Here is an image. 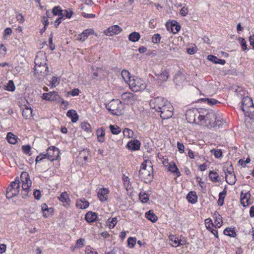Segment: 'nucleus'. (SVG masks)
I'll list each match as a JSON object with an SVG mask.
<instances>
[{
	"mask_svg": "<svg viewBox=\"0 0 254 254\" xmlns=\"http://www.w3.org/2000/svg\"><path fill=\"white\" fill-rule=\"evenodd\" d=\"M122 30V28L118 25H114L109 27L105 31V33L108 36H112L114 34H119Z\"/></svg>",
	"mask_w": 254,
	"mask_h": 254,
	"instance_id": "obj_13",
	"label": "nucleus"
},
{
	"mask_svg": "<svg viewBox=\"0 0 254 254\" xmlns=\"http://www.w3.org/2000/svg\"><path fill=\"white\" fill-rule=\"evenodd\" d=\"M177 148L179 151V152L181 153H183L184 151V145L183 143H180V142H178L177 143Z\"/></svg>",
	"mask_w": 254,
	"mask_h": 254,
	"instance_id": "obj_58",
	"label": "nucleus"
},
{
	"mask_svg": "<svg viewBox=\"0 0 254 254\" xmlns=\"http://www.w3.org/2000/svg\"><path fill=\"white\" fill-rule=\"evenodd\" d=\"M196 52V48L195 47L187 49V53L189 54L192 55Z\"/></svg>",
	"mask_w": 254,
	"mask_h": 254,
	"instance_id": "obj_62",
	"label": "nucleus"
},
{
	"mask_svg": "<svg viewBox=\"0 0 254 254\" xmlns=\"http://www.w3.org/2000/svg\"><path fill=\"white\" fill-rule=\"evenodd\" d=\"M106 108L114 115L120 116L123 114L124 105L118 99H113L106 105Z\"/></svg>",
	"mask_w": 254,
	"mask_h": 254,
	"instance_id": "obj_4",
	"label": "nucleus"
},
{
	"mask_svg": "<svg viewBox=\"0 0 254 254\" xmlns=\"http://www.w3.org/2000/svg\"><path fill=\"white\" fill-rule=\"evenodd\" d=\"M15 89L14 82L12 80H9L6 86L5 89L9 91H13Z\"/></svg>",
	"mask_w": 254,
	"mask_h": 254,
	"instance_id": "obj_42",
	"label": "nucleus"
},
{
	"mask_svg": "<svg viewBox=\"0 0 254 254\" xmlns=\"http://www.w3.org/2000/svg\"><path fill=\"white\" fill-rule=\"evenodd\" d=\"M230 176L228 177V175L226 176V181L228 184L229 185H234L236 182V177L235 176L232 174L230 171L228 172Z\"/></svg>",
	"mask_w": 254,
	"mask_h": 254,
	"instance_id": "obj_32",
	"label": "nucleus"
},
{
	"mask_svg": "<svg viewBox=\"0 0 254 254\" xmlns=\"http://www.w3.org/2000/svg\"><path fill=\"white\" fill-rule=\"evenodd\" d=\"M200 100L203 101L205 102H207V104L210 105H215L219 103V101L214 99H208L204 98L201 99Z\"/></svg>",
	"mask_w": 254,
	"mask_h": 254,
	"instance_id": "obj_43",
	"label": "nucleus"
},
{
	"mask_svg": "<svg viewBox=\"0 0 254 254\" xmlns=\"http://www.w3.org/2000/svg\"><path fill=\"white\" fill-rule=\"evenodd\" d=\"M109 128L113 134H118L121 131V128L117 125H110Z\"/></svg>",
	"mask_w": 254,
	"mask_h": 254,
	"instance_id": "obj_36",
	"label": "nucleus"
},
{
	"mask_svg": "<svg viewBox=\"0 0 254 254\" xmlns=\"http://www.w3.org/2000/svg\"><path fill=\"white\" fill-rule=\"evenodd\" d=\"M108 192V190L107 189H100L97 193L98 197L101 201H105L107 199Z\"/></svg>",
	"mask_w": 254,
	"mask_h": 254,
	"instance_id": "obj_15",
	"label": "nucleus"
},
{
	"mask_svg": "<svg viewBox=\"0 0 254 254\" xmlns=\"http://www.w3.org/2000/svg\"><path fill=\"white\" fill-rule=\"evenodd\" d=\"M59 199L60 201L64 203H65L66 204H69L70 199L69 198L68 194L65 191L62 192L60 196L59 197Z\"/></svg>",
	"mask_w": 254,
	"mask_h": 254,
	"instance_id": "obj_28",
	"label": "nucleus"
},
{
	"mask_svg": "<svg viewBox=\"0 0 254 254\" xmlns=\"http://www.w3.org/2000/svg\"><path fill=\"white\" fill-rule=\"evenodd\" d=\"M139 199L143 202H146L148 200V196L145 192L139 193Z\"/></svg>",
	"mask_w": 254,
	"mask_h": 254,
	"instance_id": "obj_49",
	"label": "nucleus"
},
{
	"mask_svg": "<svg viewBox=\"0 0 254 254\" xmlns=\"http://www.w3.org/2000/svg\"><path fill=\"white\" fill-rule=\"evenodd\" d=\"M89 205V203L88 201L84 198L77 201L76 203V206L79 207L80 209H85L87 208Z\"/></svg>",
	"mask_w": 254,
	"mask_h": 254,
	"instance_id": "obj_24",
	"label": "nucleus"
},
{
	"mask_svg": "<svg viewBox=\"0 0 254 254\" xmlns=\"http://www.w3.org/2000/svg\"><path fill=\"white\" fill-rule=\"evenodd\" d=\"M175 22L176 23H172L171 25V30L173 33H176L180 30V26L177 24V21Z\"/></svg>",
	"mask_w": 254,
	"mask_h": 254,
	"instance_id": "obj_46",
	"label": "nucleus"
},
{
	"mask_svg": "<svg viewBox=\"0 0 254 254\" xmlns=\"http://www.w3.org/2000/svg\"><path fill=\"white\" fill-rule=\"evenodd\" d=\"M53 33H51L50 34L49 39L50 48L51 50H54L55 49V46L53 43Z\"/></svg>",
	"mask_w": 254,
	"mask_h": 254,
	"instance_id": "obj_54",
	"label": "nucleus"
},
{
	"mask_svg": "<svg viewBox=\"0 0 254 254\" xmlns=\"http://www.w3.org/2000/svg\"><path fill=\"white\" fill-rule=\"evenodd\" d=\"M66 115L71 119L73 123H75L78 119V116L75 110H70L67 111Z\"/></svg>",
	"mask_w": 254,
	"mask_h": 254,
	"instance_id": "obj_23",
	"label": "nucleus"
},
{
	"mask_svg": "<svg viewBox=\"0 0 254 254\" xmlns=\"http://www.w3.org/2000/svg\"><path fill=\"white\" fill-rule=\"evenodd\" d=\"M209 179L213 182H219V180L218 179L219 177L218 174L213 171H210L209 174Z\"/></svg>",
	"mask_w": 254,
	"mask_h": 254,
	"instance_id": "obj_34",
	"label": "nucleus"
},
{
	"mask_svg": "<svg viewBox=\"0 0 254 254\" xmlns=\"http://www.w3.org/2000/svg\"><path fill=\"white\" fill-rule=\"evenodd\" d=\"M136 243L135 238L129 237L127 240V245L130 248H133Z\"/></svg>",
	"mask_w": 254,
	"mask_h": 254,
	"instance_id": "obj_50",
	"label": "nucleus"
},
{
	"mask_svg": "<svg viewBox=\"0 0 254 254\" xmlns=\"http://www.w3.org/2000/svg\"><path fill=\"white\" fill-rule=\"evenodd\" d=\"M251 194L250 193H243L242 192L241 193V204L244 206H248L250 203L249 202V198L250 197Z\"/></svg>",
	"mask_w": 254,
	"mask_h": 254,
	"instance_id": "obj_20",
	"label": "nucleus"
},
{
	"mask_svg": "<svg viewBox=\"0 0 254 254\" xmlns=\"http://www.w3.org/2000/svg\"><path fill=\"white\" fill-rule=\"evenodd\" d=\"M52 13L54 15L63 16V10L61 9L59 6L54 7L52 10Z\"/></svg>",
	"mask_w": 254,
	"mask_h": 254,
	"instance_id": "obj_41",
	"label": "nucleus"
},
{
	"mask_svg": "<svg viewBox=\"0 0 254 254\" xmlns=\"http://www.w3.org/2000/svg\"><path fill=\"white\" fill-rule=\"evenodd\" d=\"M155 74L157 76L156 79L161 82L166 81L169 76L168 73L165 69H162L160 72Z\"/></svg>",
	"mask_w": 254,
	"mask_h": 254,
	"instance_id": "obj_16",
	"label": "nucleus"
},
{
	"mask_svg": "<svg viewBox=\"0 0 254 254\" xmlns=\"http://www.w3.org/2000/svg\"><path fill=\"white\" fill-rule=\"evenodd\" d=\"M34 197L36 199H39L41 197V192L39 190H36L33 192Z\"/></svg>",
	"mask_w": 254,
	"mask_h": 254,
	"instance_id": "obj_60",
	"label": "nucleus"
},
{
	"mask_svg": "<svg viewBox=\"0 0 254 254\" xmlns=\"http://www.w3.org/2000/svg\"><path fill=\"white\" fill-rule=\"evenodd\" d=\"M98 216L96 213L92 211L88 212L85 216V219L88 223H92L97 220Z\"/></svg>",
	"mask_w": 254,
	"mask_h": 254,
	"instance_id": "obj_17",
	"label": "nucleus"
},
{
	"mask_svg": "<svg viewBox=\"0 0 254 254\" xmlns=\"http://www.w3.org/2000/svg\"><path fill=\"white\" fill-rule=\"evenodd\" d=\"M240 44L242 46V48L243 50H246L247 49V43L246 40L244 38H241L240 39Z\"/></svg>",
	"mask_w": 254,
	"mask_h": 254,
	"instance_id": "obj_57",
	"label": "nucleus"
},
{
	"mask_svg": "<svg viewBox=\"0 0 254 254\" xmlns=\"http://www.w3.org/2000/svg\"><path fill=\"white\" fill-rule=\"evenodd\" d=\"M161 40V36L159 34H155L152 37V42L154 44L159 43Z\"/></svg>",
	"mask_w": 254,
	"mask_h": 254,
	"instance_id": "obj_48",
	"label": "nucleus"
},
{
	"mask_svg": "<svg viewBox=\"0 0 254 254\" xmlns=\"http://www.w3.org/2000/svg\"><path fill=\"white\" fill-rule=\"evenodd\" d=\"M168 170L174 174H176V175L178 177L181 175L180 172L174 162H171L169 163L168 166Z\"/></svg>",
	"mask_w": 254,
	"mask_h": 254,
	"instance_id": "obj_22",
	"label": "nucleus"
},
{
	"mask_svg": "<svg viewBox=\"0 0 254 254\" xmlns=\"http://www.w3.org/2000/svg\"><path fill=\"white\" fill-rule=\"evenodd\" d=\"M121 75L127 84H128L129 81L133 77H131L128 71L126 69L122 70Z\"/></svg>",
	"mask_w": 254,
	"mask_h": 254,
	"instance_id": "obj_27",
	"label": "nucleus"
},
{
	"mask_svg": "<svg viewBox=\"0 0 254 254\" xmlns=\"http://www.w3.org/2000/svg\"><path fill=\"white\" fill-rule=\"evenodd\" d=\"M205 224L206 228L209 230H211L213 228V224L210 219H206L205 220Z\"/></svg>",
	"mask_w": 254,
	"mask_h": 254,
	"instance_id": "obj_47",
	"label": "nucleus"
},
{
	"mask_svg": "<svg viewBox=\"0 0 254 254\" xmlns=\"http://www.w3.org/2000/svg\"><path fill=\"white\" fill-rule=\"evenodd\" d=\"M211 152L212 153L214 154L215 157L217 158H220L222 154V152L221 151V150H216V149H212L211 150Z\"/></svg>",
	"mask_w": 254,
	"mask_h": 254,
	"instance_id": "obj_51",
	"label": "nucleus"
},
{
	"mask_svg": "<svg viewBox=\"0 0 254 254\" xmlns=\"http://www.w3.org/2000/svg\"><path fill=\"white\" fill-rule=\"evenodd\" d=\"M200 113V112L196 108H192L188 110L186 113V119L190 123L196 122V116Z\"/></svg>",
	"mask_w": 254,
	"mask_h": 254,
	"instance_id": "obj_10",
	"label": "nucleus"
},
{
	"mask_svg": "<svg viewBox=\"0 0 254 254\" xmlns=\"http://www.w3.org/2000/svg\"><path fill=\"white\" fill-rule=\"evenodd\" d=\"M43 100L49 101H56L59 98V95L57 92H49L48 93H43L42 97Z\"/></svg>",
	"mask_w": 254,
	"mask_h": 254,
	"instance_id": "obj_11",
	"label": "nucleus"
},
{
	"mask_svg": "<svg viewBox=\"0 0 254 254\" xmlns=\"http://www.w3.org/2000/svg\"><path fill=\"white\" fill-rule=\"evenodd\" d=\"M6 139L10 144H15L17 142V137L11 132L7 133Z\"/></svg>",
	"mask_w": 254,
	"mask_h": 254,
	"instance_id": "obj_31",
	"label": "nucleus"
},
{
	"mask_svg": "<svg viewBox=\"0 0 254 254\" xmlns=\"http://www.w3.org/2000/svg\"><path fill=\"white\" fill-rule=\"evenodd\" d=\"M94 30L92 29H87L84 30L82 33L79 34L77 37V40L81 42L84 41L91 34H93Z\"/></svg>",
	"mask_w": 254,
	"mask_h": 254,
	"instance_id": "obj_14",
	"label": "nucleus"
},
{
	"mask_svg": "<svg viewBox=\"0 0 254 254\" xmlns=\"http://www.w3.org/2000/svg\"><path fill=\"white\" fill-rule=\"evenodd\" d=\"M128 84L131 90L134 92L143 90L146 87V85L143 80L138 78H134V77L129 81Z\"/></svg>",
	"mask_w": 254,
	"mask_h": 254,
	"instance_id": "obj_6",
	"label": "nucleus"
},
{
	"mask_svg": "<svg viewBox=\"0 0 254 254\" xmlns=\"http://www.w3.org/2000/svg\"><path fill=\"white\" fill-rule=\"evenodd\" d=\"M187 199L189 202L194 203L197 201V196L195 192L190 191L187 195Z\"/></svg>",
	"mask_w": 254,
	"mask_h": 254,
	"instance_id": "obj_26",
	"label": "nucleus"
},
{
	"mask_svg": "<svg viewBox=\"0 0 254 254\" xmlns=\"http://www.w3.org/2000/svg\"><path fill=\"white\" fill-rule=\"evenodd\" d=\"M140 146V142L137 140H134L129 142L127 144V148L131 150H137L139 149Z\"/></svg>",
	"mask_w": 254,
	"mask_h": 254,
	"instance_id": "obj_18",
	"label": "nucleus"
},
{
	"mask_svg": "<svg viewBox=\"0 0 254 254\" xmlns=\"http://www.w3.org/2000/svg\"><path fill=\"white\" fill-rule=\"evenodd\" d=\"M145 217L147 219L150 220L152 222H155L157 220V217L152 212V210H149L145 213Z\"/></svg>",
	"mask_w": 254,
	"mask_h": 254,
	"instance_id": "obj_30",
	"label": "nucleus"
},
{
	"mask_svg": "<svg viewBox=\"0 0 254 254\" xmlns=\"http://www.w3.org/2000/svg\"><path fill=\"white\" fill-rule=\"evenodd\" d=\"M174 108L170 102L166 103L165 105L162 107L160 111L158 112L160 113V116L163 120L170 118L173 115Z\"/></svg>",
	"mask_w": 254,
	"mask_h": 254,
	"instance_id": "obj_7",
	"label": "nucleus"
},
{
	"mask_svg": "<svg viewBox=\"0 0 254 254\" xmlns=\"http://www.w3.org/2000/svg\"><path fill=\"white\" fill-rule=\"evenodd\" d=\"M31 186V185H26L25 184H22V191H29L30 190H31L30 189V188Z\"/></svg>",
	"mask_w": 254,
	"mask_h": 254,
	"instance_id": "obj_64",
	"label": "nucleus"
},
{
	"mask_svg": "<svg viewBox=\"0 0 254 254\" xmlns=\"http://www.w3.org/2000/svg\"><path fill=\"white\" fill-rule=\"evenodd\" d=\"M170 241L172 242L171 245L173 247H177L180 245H184V244L181 243V241H180L178 238L174 236H170Z\"/></svg>",
	"mask_w": 254,
	"mask_h": 254,
	"instance_id": "obj_29",
	"label": "nucleus"
},
{
	"mask_svg": "<svg viewBox=\"0 0 254 254\" xmlns=\"http://www.w3.org/2000/svg\"><path fill=\"white\" fill-rule=\"evenodd\" d=\"M164 98L157 97L151 99L150 101V106L152 109H154L156 112H159L162 107H163L166 103H168Z\"/></svg>",
	"mask_w": 254,
	"mask_h": 254,
	"instance_id": "obj_8",
	"label": "nucleus"
},
{
	"mask_svg": "<svg viewBox=\"0 0 254 254\" xmlns=\"http://www.w3.org/2000/svg\"><path fill=\"white\" fill-rule=\"evenodd\" d=\"M205 124L210 127H214L215 121L217 120L216 115L213 112L207 113L206 114Z\"/></svg>",
	"mask_w": 254,
	"mask_h": 254,
	"instance_id": "obj_12",
	"label": "nucleus"
},
{
	"mask_svg": "<svg viewBox=\"0 0 254 254\" xmlns=\"http://www.w3.org/2000/svg\"><path fill=\"white\" fill-rule=\"evenodd\" d=\"M84 241V240L80 238L78 239L76 244V247L77 248H81L83 246V242Z\"/></svg>",
	"mask_w": 254,
	"mask_h": 254,
	"instance_id": "obj_61",
	"label": "nucleus"
},
{
	"mask_svg": "<svg viewBox=\"0 0 254 254\" xmlns=\"http://www.w3.org/2000/svg\"><path fill=\"white\" fill-rule=\"evenodd\" d=\"M108 222H110L109 227L110 228H113L117 223V218L116 217H114L112 219L109 218L108 219Z\"/></svg>",
	"mask_w": 254,
	"mask_h": 254,
	"instance_id": "obj_53",
	"label": "nucleus"
},
{
	"mask_svg": "<svg viewBox=\"0 0 254 254\" xmlns=\"http://www.w3.org/2000/svg\"><path fill=\"white\" fill-rule=\"evenodd\" d=\"M140 35L139 33L134 32L130 33L128 36V39L133 42L138 41L140 39Z\"/></svg>",
	"mask_w": 254,
	"mask_h": 254,
	"instance_id": "obj_33",
	"label": "nucleus"
},
{
	"mask_svg": "<svg viewBox=\"0 0 254 254\" xmlns=\"http://www.w3.org/2000/svg\"><path fill=\"white\" fill-rule=\"evenodd\" d=\"M224 234L231 237H235L236 236V233L234 229L229 228H227L224 230Z\"/></svg>",
	"mask_w": 254,
	"mask_h": 254,
	"instance_id": "obj_37",
	"label": "nucleus"
},
{
	"mask_svg": "<svg viewBox=\"0 0 254 254\" xmlns=\"http://www.w3.org/2000/svg\"><path fill=\"white\" fill-rule=\"evenodd\" d=\"M96 134L98 138V141L100 142H103L105 141V131L103 127L98 128L96 131Z\"/></svg>",
	"mask_w": 254,
	"mask_h": 254,
	"instance_id": "obj_21",
	"label": "nucleus"
},
{
	"mask_svg": "<svg viewBox=\"0 0 254 254\" xmlns=\"http://www.w3.org/2000/svg\"><path fill=\"white\" fill-rule=\"evenodd\" d=\"M22 149L25 154L30 155L31 147L30 145H23L22 146Z\"/></svg>",
	"mask_w": 254,
	"mask_h": 254,
	"instance_id": "obj_55",
	"label": "nucleus"
},
{
	"mask_svg": "<svg viewBox=\"0 0 254 254\" xmlns=\"http://www.w3.org/2000/svg\"><path fill=\"white\" fill-rule=\"evenodd\" d=\"M20 179L22 184H26L28 185H31L32 182L29 177V175L27 172H22L20 176Z\"/></svg>",
	"mask_w": 254,
	"mask_h": 254,
	"instance_id": "obj_19",
	"label": "nucleus"
},
{
	"mask_svg": "<svg viewBox=\"0 0 254 254\" xmlns=\"http://www.w3.org/2000/svg\"><path fill=\"white\" fill-rule=\"evenodd\" d=\"M41 209L43 211V216L46 218L48 217V214L46 213V211L49 212L51 208H49L46 203H43L41 205Z\"/></svg>",
	"mask_w": 254,
	"mask_h": 254,
	"instance_id": "obj_44",
	"label": "nucleus"
},
{
	"mask_svg": "<svg viewBox=\"0 0 254 254\" xmlns=\"http://www.w3.org/2000/svg\"><path fill=\"white\" fill-rule=\"evenodd\" d=\"M32 110L31 108H28V107H26L23 110L22 116L25 119H27L29 117L31 116V114H32Z\"/></svg>",
	"mask_w": 254,
	"mask_h": 254,
	"instance_id": "obj_38",
	"label": "nucleus"
},
{
	"mask_svg": "<svg viewBox=\"0 0 254 254\" xmlns=\"http://www.w3.org/2000/svg\"><path fill=\"white\" fill-rule=\"evenodd\" d=\"M146 163L147 161H144L141 164L139 173L136 174V176L141 181H143L145 183H148L152 182L153 179L152 175L153 168L151 165L147 167Z\"/></svg>",
	"mask_w": 254,
	"mask_h": 254,
	"instance_id": "obj_2",
	"label": "nucleus"
},
{
	"mask_svg": "<svg viewBox=\"0 0 254 254\" xmlns=\"http://www.w3.org/2000/svg\"><path fill=\"white\" fill-rule=\"evenodd\" d=\"M131 93L125 92L122 95V99L123 100H129L131 98Z\"/></svg>",
	"mask_w": 254,
	"mask_h": 254,
	"instance_id": "obj_56",
	"label": "nucleus"
},
{
	"mask_svg": "<svg viewBox=\"0 0 254 254\" xmlns=\"http://www.w3.org/2000/svg\"><path fill=\"white\" fill-rule=\"evenodd\" d=\"M16 18L17 21H18L19 23H23L25 20L24 17L21 13H18L17 14Z\"/></svg>",
	"mask_w": 254,
	"mask_h": 254,
	"instance_id": "obj_59",
	"label": "nucleus"
},
{
	"mask_svg": "<svg viewBox=\"0 0 254 254\" xmlns=\"http://www.w3.org/2000/svg\"><path fill=\"white\" fill-rule=\"evenodd\" d=\"M208 59L215 64H219L224 65L226 63L225 60L219 59L216 57L211 55L208 56Z\"/></svg>",
	"mask_w": 254,
	"mask_h": 254,
	"instance_id": "obj_25",
	"label": "nucleus"
},
{
	"mask_svg": "<svg viewBox=\"0 0 254 254\" xmlns=\"http://www.w3.org/2000/svg\"><path fill=\"white\" fill-rule=\"evenodd\" d=\"M241 109L246 116L254 119V105L251 98L247 96L243 98Z\"/></svg>",
	"mask_w": 254,
	"mask_h": 254,
	"instance_id": "obj_3",
	"label": "nucleus"
},
{
	"mask_svg": "<svg viewBox=\"0 0 254 254\" xmlns=\"http://www.w3.org/2000/svg\"><path fill=\"white\" fill-rule=\"evenodd\" d=\"M215 228H219L221 226L222 220L220 217V216L219 215L218 217H216L215 221Z\"/></svg>",
	"mask_w": 254,
	"mask_h": 254,
	"instance_id": "obj_52",
	"label": "nucleus"
},
{
	"mask_svg": "<svg viewBox=\"0 0 254 254\" xmlns=\"http://www.w3.org/2000/svg\"><path fill=\"white\" fill-rule=\"evenodd\" d=\"M81 127L87 132H91L92 131L91 126L86 122H83L81 124Z\"/></svg>",
	"mask_w": 254,
	"mask_h": 254,
	"instance_id": "obj_39",
	"label": "nucleus"
},
{
	"mask_svg": "<svg viewBox=\"0 0 254 254\" xmlns=\"http://www.w3.org/2000/svg\"><path fill=\"white\" fill-rule=\"evenodd\" d=\"M197 119H196V122L195 123L198 124H205L206 115H202L199 113V114L197 115Z\"/></svg>",
	"mask_w": 254,
	"mask_h": 254,
	"instance_id": "obj_40",
	"label": "nucleus"
},
{
	"mask_svg": "<svg viewBox=\"0 0 254 254\" xmlns=\"http://www.w3.org/2000/svg\"><path fill=\"white\" fill-rule=\"evenodd\" d=\"M4 36H3V38L4 39L6 38V36L7 35H10L12 33V30L10 28H6L5 30H4Z\"/></svg>",
	"mask_w": 254,
	"mask_h": 254,
	"instance_id": "obj_63",
	"label": "nucleus"
},
{
	"mask_svg": "<svg viewBox=\"0 0 254 254\" xmlns=\"http://www.w3.org/2000/svg\"><path fill=\"white\" fill-rule=\"evenodd\" d=\"M20 190V181L16 179L12 182L9 187L7 188L6 196L10 199L18 194Z\"/></svg>",
	"mask_w": 254,
	"mask_h": 254,
	"instance_id": "obj_5",
	"label": "nucleus"
},
{
	"mask_svg": "<svg viewBox=\"0 0 254 254\" xmlns=\"http://www.w3.org/2000/svg\"><path fill=\"white\" fill-rule=\"evenodd\" d=\"M46 62V57L45 54L42 55L41 58L37 55L35 59L34 74L39 79L45 77L49 71L48 67Z\"/></svg>",
	"mask_w": 254,
	"mask_h": 254,
	"instance_id": "obj_1",
	"label": "nucleus"
},
{
	"mask_svg": "<svg viewBox=\"0 0 254 254\" xmlns=\"http://www.w3.org/2000/svg\"><path fill=\"white\" fill-rule=\"evenodd\" d=\"M59 154L60 151L58 148L51 146L47 149V153L44 154V156L50 161H53L58 159Z\"/></svg>",
	"mask_w": 254,
	"mask_h": 254,
	"instance_id": "obj_9",
	"label": "nucleus"
},
{
	"mask_svg": "<svg viewBox=\"0 0 254 254\" xmlns=\"http://www.w3.org/2000/svg\"><path fill=\"white\" fill-rule=\"evenodd\" d=\"M123 134L126 137H132L133 132L131 129L126 128L124 129Z\"/></svg>",
	"mask_w": 254,
	"mask_h": 254,
	"instance_id": "obj_45",
	"label": "nucleus"
},
{
	"mask_svg": "<svg viewBox=\"0 0 254 254\" xmlns=\"http://www.w3.org/2000/svg\"><path fill=\"white\" fill-rule=\"evenodd\" d=\"M226 194L225 190H223L222 192H220L219 194V199L217 203L219 206H222L224 204V198Z\"/></svg>",
	"mask_w": 254,
	"mask_h": 254,
	"instance_id": "obj_35",
	"label": "nucleus"
}]
</instances>
